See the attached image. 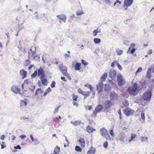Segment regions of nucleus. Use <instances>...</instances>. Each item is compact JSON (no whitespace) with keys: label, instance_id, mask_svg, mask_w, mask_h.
Here are the masks:
<instances>
[{"label":"nucleus","instance_id":"nucleus-63","mask_svg":"<svg viewBox=\"0 0 154 154\" xmlns=\"http://www.w3.org/2000/svg\"><path fill=\"white\" fill-rule=\"evenodd\" d=\"M140 101V99H136L135 101V102L137 103H139Z\"/></svg>","mask_w":154,"mask_h":154},{"label":"nucleus","instance_id":"nucleus-49","mask_svg":"<svg viewBox=\"0 0 154 154\" xmlns=\"http://www.w3.org/2000/svg\"><path fill=\"white\" fill-rule=\"evenodd\" d=\"M147 139H148V137H141V141L142 142H143L145 140H147Z\"/></svg>","mask_w":154,"mask_h":154},{"label":"nucleus","instance_id":"nucleus-31","mask_svg":"<svg viewBox=\"0 0 154 154\" xmlns=\"http://www.w3.org/2000/svg\"><path fill=\"white\" fill-rule=\"evenodd\" d=\"M43 91L41 89V88H38L37 89L35 93V95H38L39 94H42L43 93Z\"/></svg>","mask_w":154,"mask_h":154},{"label":"nucleus","instance_id":"nucleus-23","mask_svg":"<svg viewBox=\"0 0 154 154\" xmlns=\"http://www.w3.org/2000/svg\"><path fill=\"white\" fill-rule=\"evenodd\" d=\"M146 76L148 79H151V68L149 69L147 71Z\"/></svg>","mask_w":154,"mask_h":154},{"label":"nucleus","instance_id":"nucleus-21","mask_svg":"<svg viewBox=\"0 0 154 154\" xmlns=\"http://www.w3.org/2000/svg\"><path fill=\"white\" fill-rule=\"evenodd\" d=\"M117 97V95L115 92L111 93L110 94V97L111 100L116 99Z\"/></svg>","mask_w":154,"mask_h":154},{"label":"nucleus","instance_id":"nucleus-16","mask_svg":"<svg viewBox=\"0 0 154 154\" xmlns=\"http://www.w3.org/2000/svg\"><path fill=\"white\" fill-rule=\"evenodd\" d=\"M57 17L64 22H65L66 21V17L64 15L61 14L57 15Z\"/></svg>","mask_w":154,"mask_h":154},{"label":"nucleus","instance_id":"nucleus-6","mask_svg":"<svg viewBox=\"0 0 154 154\" xmlns=\"http://www.w3.org/2000/svg\"><path fill=\"white\" fill-rule=\"evenodd\" d=\"M112 104L110 100H106L105 101L103 106L105 109H107L112 106Z\"/></svg>","mask_w":154,"mask_h":154},{"label":"nucleus","instance_id":"nucleus-34","mask_svg":"<svg viewBox=\"0 0 154 154\" xmlns=\"http://www.w3.org/2000/svg\"><path fill=\"white\" fill-rule=\"evenodd\" d=\"M131 139L128 140L129 142H131L136 137V135L135 134H131Z\"/></svg>","mask_w":154,"mask_h":154},{"label":"nucleus","instance_id":"nucleus-15","mask_svg":"<svg viewBox=\"0 0 154 154\" xmlns=\"http://www.w3.org/2000/svg\"><path fill=\"white\" fill-rule=\"evenodd\" d=\"M27 72L23 69H21L20 71V74L22 76V79L25 78L27 75Z\"/></svg>","mask_w":154,"mask_h":154},{"label":"nucleus","instance_id":"nucleus-25","mask_svg":"<svg viewBox=\"0 0 154 154\" xmlns=\"http://www.w3.org/2000/svg\"><path fill=\"white\" fill-rule=\"evenodd\" d=\"M30 50L32 52V56H34V55H35L36 48L35 47H31Z\"/></svg>","mask_w":154,"mask_h":154},{"label":"nucleus","instance_id":"nucleus-26","mask_svg":"<svg viewBox=\"0 0 154 154\" xmlns=\"http://www.w3.org/2000/svg\"><path fill=\"white\" fill-rule=\"evenodd\" d=\"M90 92L89 91H84L82 94L84 97V99H86L87 97L90 96Z\"/></svg>","mask_w":154,"mask_h":154},{"label":"nucleus","instance_id":"nucleus-62","mask_svg":"<svg viewBox=\"0 0 154 154\" xmlns=\"http://www.w3.org/2000/svg\"><path fill=\"white\" fill-rule=\"evenodd\" d=\"M124 137H122V136H121L120 138H119V140H120V141H123L124 140Z\"/></svg>","mask_w":154,"mask_h":154},{"label":"nucleus","instance_id":"nucleus-9","mask_svg":"<svg viewBox=\"0 0 154 154\" xmlns=\"http://www.w3.org/2000/svg\"><path fill=\"white\" fill-rule=\"evenodd\" d=\"M109 76L112 79L116 78V72L114 70H111L109 72Z\"/></svg>","mask_w":154,"mask_h":154},{"label":"nucleus","instance_id":"nucleus-33","mask_svg":"<svg viewBox=\"0 0 154 154\" xmlns=\"http://www.w3.org/2000/svg\"><path fill=\"white\" fill-rule=\"evenodd\" d=\"M81 122L79 121H75L73 123V125L75 126H77L79 125Z\"/></svg>","mask_w":154,"mask_h":154},{"label":"nucleus","instance_id":"nucleus-35","mask_svg":"<svg viewBox=\"0 0 154 154\" xmlns=\"http://www.w3.org/2000/svg\"><path fill=\"white\" fill-rule=\"evenodd\" d=\"M100 32V30H98V29H96L94 30L93 32V35L94 36H95L97 35V34L98 32Z\"/></svg>","mask_w":154,"mask_h":154},{"label":"nucleus","instance_id":"nucleus-28","mask_svg":"<svg viewBox=\"0 0 154 154\" xmlns=\"http://www.w3.org/2000/svg\"><path fill=\"white\" fill-rule=\"evenodd\" d=\"M136 51V49L135 48H132L131 50H130L129 51V52L132 54L133 56H136L137 55L136 54H134V53Z\"/></svg>","mask_w":154,"mask_h":154},{"label":"nucleus","instance_id":"nucleus-56","mask_svg":"<svg viewBox=\"0 0 154 154\" xmlns=\"http://www.w3.org/2000/svg\"><path fill=\"white\" fill-rule=\"evenodd\" d=\"M152 53V49H150L147 52L148 54H151Z\"/></svg>","mask_w":154,"mask_h":154},{"label":"nucleus","instance_id":"nucleus-60","mask_svg":"<svg viewBox=\"0 0 154 154\" xmlns=\"http://www.w3.org/2000/svg\"><path fill=\"white\" fill-rule=\"evenodd\" d=\"M117 65V66L118 68H119V69L121 70L122 69V66L119 63H118Z\"/></svg>","mask_w":154,"mask_h":154},{"label":"nucleus","instance_id":"nucleus-54","mask_svg":"<svg viewBox=\"0 0 154 154\" xmlns=\"http://www.w3.org/2000/svg\"><path fill=\"white\" fill-rule=\"evenodd\" d=\"M150 28L151 30L153 32H154V24H152L151 25Z\"/></svg>","mask_w":154,"mask_h":154},{"label":"nucleus","instance_id":"nucleus-39","mask_svg":"<svg viewBox=\"0 0 154 154\" xmlns=\"http://www.w3.org/2000/svg\"><path fill=\"white\" fill-rule=\"evenodd\" d=\"M118 63V62L116 61H114L112 63L111 66L112 67H114L115 66V65H117V64Z\"/></svg>","mask_w":154,"mask_h":154},{"label":"nucleus","instance_id":"nucleus-45","mask_svg":"<svg viewBox=\"0 0 154 154\" xmlns=\"http://www.w3.org/2000/svg\"><path fill=\"white\" fill-rule=\"evenodd\" d=\"M83 14L84 12L82 11H78L76 12V15L77 16H80Z\"/></svg>","mask_w":154,"mask_h":154},{"label":"nucleus","instance_id":"nucleus-11","mask_svg":"<svg viewBox=\"0 0 154 154\" xmlns=\"http://www.w3.org/2000/svg\"><path fill=\"white\" fill-rule=\"evenodd\" d=\"M79 141L80 143V146L82 148H84L85 145V139L82 137H80Z\"/></svg>","mask_w":154,"mask_h":154},{"label":"nucleus","instance_id":"nucleus-40","mask_svg":"<svg viewBox=\"0 0 154 154\" xmlns=\"http://www.w3.org/2000/svg\"><path fill=\"white\" fill-rule=\"evenodd\" d=\"M116 52L118 55H120L122 54L123 51L119 49H117L116 50Z\"/></svg>","mask_w":154,"mask_h":154},{"label":"nucleus","instance_id":"nucleus-55","mask_svg":"<svg viewBox=\"0 0 154 154\" xmlns=\"http://www.w3.org/2000/svg\"><path fill=\"white\" fill-rule=\"evenodd\" d=\"M34 143L35 144H38L39 143V142L37 139H35L34 140Z\"/></svg>","mask_w":154,"mask_h":154},{"label":"nucleus","instance_id":"nucleus-8","mask_svg":"<svg viewBox=\"0 0 154 154\" xmlns=\"http://www.w3.org/2000/svg\"><path fill=\"white\" fill-rule=\"evenodd\" d=\"M38 75L40 76V78L42 77H45V75L44 72L42 69L40 68L38 70Z\"/></svg>","mask_w":154,"mask_h":154},{"label":"nucleus","instance_id":"nucleus-27","mask_svg":"<svg viewBox=\"0 0 154 154\" xmlns=\"http://www.w3.org/2000/svg\"><path fill=\"white\" fill-rule=\"evenodd\" d=\"M72 99L74 101H77V98H78V96L77 95H75L74 94H72Z\"/></svg>","mask_w":154,"mask_h":154},{"label":"nucleus","instance_id":"nucleus-32","mask_svg":"<svg viewBox=\"0 0 154 154\" xmlns=\"http://www.w3.org/2000/svg\"><path fill=\"white\" fill-rule=\"evenodd\" d=\"M26 104L27 103L26 101L23 100L21 101L20 103V106L21 107H23L24 106H26Z\"/></svg>","mask_w":154,"mask_h":154},{"label":"nucleus","instance_id":"nucleus-47","mask_svg":"<svg viewBox=\"0 0 154 154\" xmlns=\"http://www.w3.org/2000/svg\"><path fill=\"white\" fill-rule=\"evenodd\" d=\"M108 145V143L107 141L105 142L103 144V146L105 148H107Z\"/></svg>","mask_w":154,"mask_h":154},{"label":"nucleus","instance_id":"nucleus-4","mask_svg":"<svg viewBox=\"0 0 154 154\" xmlns=\"http://www.w3.org/2000/svg\"><path fill=\"white\" fill-rule=\"evenodd\" d=\"M100 133L102 136H104L107 139H110V137L108 131L104 128H101L100 131Z\"/></svg>","mask_w":154,"mask_h":154},{"label":"nucleus","instance_id":"nucleus-48","mask_svg":"<svg viewBox=\"0 0 154 154\" xmlns=\"http://www.w3.org/2000/svg\"><path fill=\"white\" fill-rule=\"evenodd\" d=\"M78 92L80 94H82L84 91L81 88H79L78 90Z\"/></svg>","mask_w":154,"mask_h":154},{"label":"nucleus","instance_id":"nucleus-58","mask_svg":"<svg viewBox=\"0 0 154 154\" xmlns=\"http://www.w3.org/2000/svg\"><path fill=\"white\" fill-rule=\"evenodd\" d=\"M15 149H21V147L19 145H17L16 146H15L14 147Z\"/></svg>","mask_w":154,"mask_h":154},{"label":"nucleus","instance_id":"nucleus-51","mask_svg":"<svg viewBox=\"0 0 154 154\" xmlns=\"http://www.w3.org/2000/svg\"><path fill=\"white\" fill-rule=\"evenodd\" d=\"M60 107V106H58L55 109V110H54V113H55L58 111Z\"/></svg>","mask_w":154,"mask_h":154},{"label":"nucleus","instance_id":"nucleus-12","mask_svg":"<svg viewBox=\"0 0 154 154\" xmlns=\"http://www.w3.org/2000/svg\"><path fill=\"white\" fill-rule=\"evenodd\" d=\"M117 81L119 86H122L123 84V80L122 76L121 75H119L117 76Z\"/></svg>","mask_w":154,"mask_h":154},{"label":"nucleus","instance_id":"nucleus-10","mask_svg":"<svg viewBox=\"0 0 154 154\" xmlns=\"http://www.w3.org/2000/svg\"><path fill=\"white\" fill-rule=\"evenodd\" d=\"M134 112V110L130 108H127L126 109V115L128 116L133 114Z\"/></svg>","mask_w":154,"mask_h":154},{"label":"nucleus","instance_id":"nucleus-19","mask_svg":"<svg viewBox=\"0 0 154 154\" xmlns=\"http://www.w3.org/2000/svg\"><path fill=\"white\" fill-rule=\"evenodd\" d=\"M95 149L92 146H91L87 154H94L95 152Z\"/></svg>","mask_w":154,"mask_h":154},{"label":"nucleus","instance_id":"nucleus-24","mask_svg":"<svg viewBox=\"0 0 154 154\" xmlns=\"http://www.w3.org/2000/svg\"><path fill=\"white\" fill-rule=\"evenodd\" d=\"M133 2V0H126V6H131Z\"/></svg>","mask_w":154,"mask_h":154},{"label":"nucleus","instance_id":"nucleus-41","mask_svg":"<svg viewBox=\"0 0 154 154\" xmlns=\"http://www.w3.org/2000/svg\"><path fill=\"white\" fill-rule=\"evenodd\" d=\"M141 119L144 121L145 119V114L144 112H142L141 114Z\"/></svg>","mask_w":154,"mask_h":154},{"label":"nucleus","instance_id":"nucleus-37","mask_svg":"<svg viewBox=\"0 0 154 154\" xmlns=\"http://www.w3.org/2000/svg\"><path fill=\"white\" fill-rule=\"evenodd\" d=\"M101 40L100 38H94V42L95 43L98 44L100 42Z\"/></svg>","mask_w":154,"mask_h":154},{"label":"nucleus","instance_id":"nucleus-52","mask_svg":"<svg viewBox=\"0 0 154 154\" xmlns=\"http://www.w3.org/2000/svg\"><path fill=\"white\" fill-rule=\"evenodd\" d=\"M45 91L48 93L50 92L51 91V89L50 87H48L47 89L45 90Z\"/></svg>","mask_w":154,"mask_h":154},{"label":"nucleus","instance_id":"nucleus-29","mask_svg":"<svg viewBox=\"0 0 154 154\" xmlns=\"http://www.w3.org/2000/svg\"><path fill=\"white\" fill-rule=\"evenodd\" d=\"M75 150L78 152H82V148L79 146H76L75 147Z\"/></svg>","mask_w":154,"mask_h":154},{"label":"nucleus","instance_id":"nucleus-38","mask_svg":"<svg viewBox=\"0 0 154 154\" xmlns=\"http://www.w3.org/2000/svg\"><path fill=\"white\" fill-rule=\"evenodd\" d=\"M121 2L119 1L118 0H117L116 2L114 4V6H115L116 5L117 6H118L119 5L121 4Z\"/></svg>","mask_w":154,"mask_h":154},{"label":"nucleus","instance_id":"nucleus-13","mask_svg":"<svg viewBox=\"0 0 154 154\" xmlns=\"http://www.w3.org/2000/svg\"><path fill=\"white\" fill-rule=\"evenodd\" d=\"M11 89L12 91L15 93H20V89L17 86L13 85L11 88Z\"/></svg>","mask_w":154,"mask_h":154},{"label":"nucleus","instance_id":"nucleus-43","mask_svg":"<svg viewBox=\"0 0 154 154\" xmlns=\"http://www.w3.org/2000/svg\"><path fill=\"white\" fill-rule=\"evenodd\" d=\"M56 82L54 81H53L51 84V88H53L55 86Z\"/></svg>","mask_w":154,"mask_h":154},{"label":"nucleus","instance_id":"nucleus-3","mask_svg":"<svg viewBox=\"0 0 154 154\" xmlns=\"http://www.w3.org/2000/svg\"><path fill=\"white\" fill-rule=\"evenodd\" d=\"M152 94L150 91L148 90L145 92L143 95V98L144 100L149 101L151 99Z\"/></svg>","mask_w":154,"mask_h":154},{"label":"nucleus","instance_id":"nucleus-17","mask_svg":"<svg viewBox=\"0 0 154 154\" xmlns=\"http://www.w3.org/2000/svg\"><path fill=\"white\" fill-rule=\"evenodd\" d=\"M95 131V129H94L89 125H88L86 127V131L88 133H93L94 131Z\"/></svg>","mask_w":154,"mask_h":154},{"label":"nucleus","instance_id":"nucleus-36","mask_svg":"<svg viewBox=\"0 0 154 154\" xmlns=\"http://www.w3.org/2000/svg\"><path fill=\"white\" fill-rule=\"evenodd\" d=\"M84 86L85 87H87L89 88L91 91L92 90V86L90 85L88 83L85 84Z\"/></svg>","mask_w":154,"mask_h":154},{"label":"nucleus","instance_id":"nucleus-44","mask_svg":"<svg viewBox=\"0 0 154 154\" xmlns=\"http://www.w3.org/2000/svg\"><path fill=\"white\" fill-rule=\"evenodd\" d=\"M142 67H140L139 68L136 72V74H137L139 72H142Z\"/></svg>","mask_w":154,"mask_h":154},{"label":"nucleus","instance_id":"nucleus-20","mask_svg":"<svg viewBox=\"0 0 154 154\" xmlns=\"http://www.w3.org/2000/svg\"><path fill=\"white\" fill-rule=\"evenodd\" d=\"M107 73L106 72L104 73L102 75L100 78V80L102 82H104L106 78L107 77Z\"/></svg>","mask_w":154,"mask_h":154},{"label":"nucleus","instance_id":"nucleus-61","mask_svg":"<svg viewBox=\"0 0 154 154\" xmlns=\"http://www.w3.org/2000/svg\"><path fill=\"white\" fill-rule=\"evenodd\" d=\"M60 79L63 81L65 82L66 81V80L65 79V77H61Z\"/></svg>","mask_w":154,"mask_h":154},{"label":"nucleus","instance_id":"nucleus-59","mask_svg":"<svg viewBox=\"0 0 154 154\" xmlns=\"http://www.w3.org/2000/svg\"><path fill=\"white\" fill-rule=\"evenodd\" d=\"M23 83L25 85H26V84L27 85H28V80L26 79V80H25L24 81V82Z\"/></svg>","mask_w":154,"mask_h":154},{"label":"nucleus","instance_id":"nucleus-57","mask_svg":"<svg viewBox=\"0 0 154 154\" xmlns=\"http://www.w3.org/2000/svg\"><path fill=\"white\" fill-rule=\"evenodd\" d=\"M73 106L77 107L78 106V104L75 101H74L72 103Z\"/></svg>","mask_w":154,"mask_h":154},{"label":"nucleus","instance_id":"nucleus-30","mask_svg":"<svg viewBox=\"0 0 154 154\" xmlns=\"http://www.w3.org/2000/svg\"><path fill=\"white\" fill-rule=\"evenodd\" d=\"M136 45L134 43H132L130 45V47L129 48L128 51L127 52V54H129V51L131 48H134V47Z\"/></svg>","mask_w":154,"mask_h":154},{"label":"nucleus","instance_id":"nucleus-14","mask_svg":"<svg viewBox=\"0 0 154 154\" xmlns=\"http://www.w3.org/2000/svg\"><path fill=\"white\" fill-rule=\"evenodd\" d=\"M81 64L80 63H76L73 66V64H72V66L74 67L75 70L79 71L81 69Z\"/></svg>","mask_w":154,"mask_h":154},{"label":"nucleus","instance_id":"nucleus-50","mask_svg":"<svg viewBox=\"0 0 154 154\" xmlns=\"http://www.w3.org/2000/svg\"><path fill=\"white\" fill-rule=\"evenodd\" d=\"M82 64L84 65L85 66L88 64V63L87 62H85L84 60H82Z\"/></svg>","mask_w":154,"mask_h":154},{"label":"nucleus","instance_id":"nucleus-42","mask_svg":"<svg viewBox=\"0 0 154 154\" xmlns=\"http://www.w3.org/2000/svg\"><path fill=\"white\" fill-rule=\"evenodd\" d=\"M37 74V71H35L31 75L32 77L34 78L35 77Z\"/></svg>","mask_w":154,"mask_h":154},{"label":"nucleus","instance_id":"nucleus-1","mask_svg":"<svg viewBox=\"0 0 154 154\" xmlns=\"http://www.w3.org/2000/svg\"><path fill=\"white\" fill-rule=\"evenodd\" d=\"M59 69L63 75L66 77L68 79H71V77L67 72V69L66 66L63 64H61L59 65Z\"/></svg>","mask_w":154,"mask_h":154},{"label":"nucleus","instance_id":"nucleus-5","mask_svg":"<svg viewBox=\"0 0 154 154\" xmlns=\"http://www.w3.org/2000/svg\"><path fill=\"white\" fill-rule=\"evenodd\" d=\"M103 106L101 105H99L97 106L93 112L92 116L93 117H96L97 113L100 112L103 109Z\"/></svg>","mask_w":154,"mask_h":154},{"label":"nucleus","instance_id":"nucleus-46","mask_svg":"<svg viewBox=\"0 0 154 154\" xmlns=\"http://www.w3.org/2000/svg\"><path fill=\"white\" fill-rule=\"evenodd\" d=\"M5 142H2L1 144V148L2 149H4L6 147V145L5 144Z\"/></svg>","mask_w":154,"mask_h":154},{"label":"nucleus","instance_id":"nucleus-18","mask_svg":"<svg viewBox=\"0 0 154 154\" xmlns=\"http://www.w3.org/2000/svg\"><path fill=\"white\" fill-rule=\"evenodd\" d=\"M40 78L42 85L44 86L47 85H48V81L47 79L45 77H42Z\"/></svg>","mask_w":154,"mask_h":154},{"label":"nucleus","instance_id":"nucleus-2","mask_svg":"<svg viewBox=\"0 0 154 154\" xmlns=\"http://www.w3.org/2000/svg\"><path fill=\"white\" fill-rule=\"evenodd\" d=\"M139 87L135 83L133 86L130 87L128 89L127 92L131 95H135L137 94V92L139 90Z\"/></svg>","mask_w":154,"mask_h":154},{"label":"nucleus","instance_id":"nucleus-64","mask_svg":"<svg viewBox=\"0 0 154 154\" xmlns=\"http://www.w3.org/2000/svg\"><path fill=\"white\" fill-rule=\"evenodd\" d=\"M86 109L89 110H90L92 109V107L91 106H88L86 107Z\"/></svg>","mask_w":154,"mask_h":154},{"label":"nucleus","instance_id":"nucleus-7","mask_svg":"<svg viewBox=\"0 0 154 154\" xmlns=\"http://www.w3.org/2000/svg\"><path fill=\"white\" fill-rule=\"evenodd\" d=\"M103 84L102 82H99L98 84L97 85V90L98 93L101 92L103 91Z\"/></svg>","mask_w":154,"mask_h":154},{"label":"nucleus","instance_id":"nucleus-22","mask_svg":"<svg viewBox=\"0 0 154 154\" xmlns=\"http://www.w3.org/2000/svg\"><path fill=\"white\" fill-rule=\"evenodd\" d=\"M60 151V148L58 146H57L54 148L53 152L54 154H58Z\"/></svg>","mask_w":154,"mask_h":154},{"label":"nucleus","instance_id":"nucleus-53","mask_svg":"<svg viewBox=\"0 0 154 154\" xmlns=\"http://www.w3.org/2000/svg\"><path fill=\"white\" fill-rule=\"evenodd\" d=\"M109 133H110V134L111 136H112L113 137H114V135L113 134V130L112 129L110 130L109 131Z\"/></svg>","mask_w":154,"mask_h":154}]
</instances>
